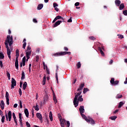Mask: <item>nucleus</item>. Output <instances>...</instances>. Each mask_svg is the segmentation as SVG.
I'll use <instances>...</instances> for the list:
<instances>
[{
    "instance_id": "7ed1b4c3",
    "label": "nucleus",
    "mask_w": 127,
    "mask_h": 127,
    "mask_svg": "<svg viewBox=\"0 0 127 127\" xmlns=\"http://www.w3.org/2000/svg\"><path fill=\"white\" fill-rule=\"evenodd\" d=\"M70 55L71 52H62L60 53H57L54 54V56L58 57V56H63V55Z\"/></svg>"
},
{
    "instance_id": "5701e85b",
    "label": "nucleus",
    "mask_w": 127,
    "mask_h": 127,
    "mask_svg": "<svg viewBox=\"0 0 127 127\" xmlns=\"http://www.w3.org/2000/svg\"><path fill=\"white\" fill-rule=\"evenodd\" d=\"M15 66L16 67V69L18 70V60L17 59L15 60Z\"/></svg>"
},
{
    "instance_id": "bb28decb",
    "label": "nucleus",
    "mask_w": 127,
    "mask_h": 127,
    "mask_svg": "<svg viewBox=\"0 0 127 127\" xmlns=\"http://www.w3.org/2000/svg\"><path fill=\"white\" fill-rule=\"evenodd\" d=\"M18 56H19V51L18 50H16V59L18 60Z\"/></svg>"
},
{
    "instance_id": "8fccbe9b",
    "label": "nucleus",
    "mask_w": 127,
    "mask_h": 127,
    "mask_svg": "<svg viewBox=\"0 0 127 127\" xmlns=\"http://www.w3.org/2000/svg\"><path fill=\"white\" fill-rule=\"evenodd\" d=\"M8 96H9L8 92H6V94H5V98H6V99H9L8 98Z\"/></svg>"
},
{
    "instance_id": "9d476101",
    "label": "nucleus",
    "mask_w": 127,
    "mask_h": 127,
    "mask_svg": "<svg viewBox=\"0 0 127 127\" xmlns=\"http://www.w3.org/2000/svg\"><path fill=\"white\" fill-rule=\"evenodd\" d=\"M60 122L61 123V126L62 127H65V125H64V122L65 123L66 122V120H62L61 119H60Z\"/></svg>"
},
{
    "instance_id": "1a4fd4ad",
    "label": "nucleus",
    "mask_w": 127,
    "mask_h": 127,
    "mask_svg": "<svg viewBox=\"0 0 127 127\" xmlns=\"http://www.w3.org/2000/svg\"><path fill=\"white\" fill-rule=\"evenodd\" d=\"M26 60V58L25 57H24L22 59V63H21L20 64V67H22L23 66H25V60Z\"/></svg>"
},
{
    "instance_id": "ea45409f",
    "label": "nucleus",
    "mask_w": 127,
    "mask_h": 127,
    "mask_svg": "<svg viewBox=\"0 0 127 127\" xmlns=\"http://www.w3.org/2000/svg\"><path fill=\"white\" fill-rule=\"evenodd\" d=\"M47 101H48V97L46 96L44 98V104H45V102H47Z\"/></svg>"
},
{
    "instance_id": "ddd939ff",
    "label": "nucleus",
    "mask_w": 127,
    "mask_h": 127,
    "mask_svg": "<svg viewBox=\"0 0 127 127\" xmlns=\"http://www.w3.org/2000/svg\"><path fill=\"white\" fill-rule=\"evenodd\" d=\"M79 110L80 114H83V113H85V109H84V106H80Z\"/></svg>"
},
{
    "instance_id": "5fc2aeb1",
    "label": "nucleus",
    "mask_w": 127,
    "mask_h": 127,
    "mask_svg": "<svg viewBox=\"0 0 127 127\" xmlns=\"http://www.w3.org/2000/svg\"><path fill=\"white\" fill-rule=\"evenodd\" d=\"M89 39H91V40H95V39H96V38L95 37H94L93 36H92V37H89Z\"/></svg>"
},
{
    "instance_id": "bf43d9fd",
    "label": "nucleus",
    "mask_w": 127,
    "mask_h": 127,
    "mask_svg": "<svg viewBox=\"0 0 127 127\" xmlns=\"http://www.w3.org/2000/svg\"><path fill=\"white\" fill-rule=\"evenodd\" d=\"M19 122L20 123L21 126H22V118L19 119Z\"/></svg>"
},
{
    "instance_id": "3c124183",
    "label": "nucleus",
    "mask_w": 127,
    "mask_h": 127,
    "mask_svg": "<svg viewBox=\"0 0 127 127\" xmlns=\"http://www.w3.org/2000/svg\"><path fill=\"white\" fill-rule=\"evenodd\" d=\"M118 36H119V38H121V39H123L124 38V36L122 35H118Z\"/></svg>"
},
{
    "instance_id": "f704fd0d",
    "label": "nucleus",
    "mask_w": 127,
    "mask_h": 127,
    "mask_svg": "<svg viewBox=\"0 0 127 127\" xmlns=\"http://www.w3.org/2000/svg\"><path fill=\"white\" fill-rule=\"evenodd\" d=\"M76 66L77 69H79V68H81V63L80 62L76 64Z\"/></svg>"
},
{
    "instance_id": "4c0bfd02",
    "label": "nucleus",
    "mask_w": 127,
    "mask_h": 127,
    "mask_svg": "<svg viewBox=\"0 0 127 127\" xmlns=\"http://www.w3.org/2000/svg\"><path fill=\"white\" fill-rule=\"evenodd\" d=\"M34 107H35V110L36 111H39V108L38 107V105L37 104H36V106Z\"/></svg>"
},
{
    "instance_id": "4468645a",
    "label": "nucleus",
    "mask_w": 127,
    "mask_h": 127,
    "mask_svg": "<svg viewBox=\"0 0 127 127\" xmlns=\"http://www.w3.org/2000/svg\"><path fill=\"white\" fill-rule=\"evenodd\" d=\"M85 86V84L82 83L80 85L79 88L77 90V92H81L80 91H82L83 90V88H84V86Z\"/></svg>"
},
{
    "instance_id": "e2e57ef3",
    "label": "nucleus",
    "mask_w": 127,
    "mask_h": 127,
    "mask_svg": "<svg viewBox=\"0 0 127 127\" xmlns=\"http://www.w3.org/2000/svg\"><path fill=\"white\" fill-rule=\"evenodd\" d=\"M17 106H18L17 104H15L13 105V108H17Z\"/></svg>"
},
{
    "instance_id": "393cba45",
    "label": "nucleus",
    "mask_w": 127,
    "mask_h": 127,
    "mask_svg": "<svg viewBox=\"0 0 127 127\" xmlns=\"http://www.w3.org/2000/svg\"><path fill=\"white\" fill-rule=\"evenodd\" d=\"M43 7V4H40L38 5L37 9H38V10H40V9H42Z\"/></svg>"
},
{
    "instance_id": "a19ab883",
    "label": "nucleus",
    "mask_w": 127,
    "mask_h": 127,
    "mask_svg": "<svg viewBox=\"0 0 127 127\" xmlns=\"http://www.w3.org/2000/svg\"><path fill=\"white\" fill-rule=\"evenodd\" d=\"M46 72L47 74H50V71L49 70V68H48V67H47V66H46Z\"/></svg>"
},
{
    "instance_id": "39448f33",
    "label": "nucleus",
    "mask_w": 127,
    "mask_h": 127,
    "mask_svg": "<svg viewBox=\"0 0 127 127\" xmlns=\"http://www.w3.org/2000/svg\"><path fill=\"white\" fill-rule=\"evenodd\" d=\"M11 111H9L7 114H6V111H5V117L6 118L7 122V121H9V122H10V121H11Z\"/></svg>"
},
{
    "instance_id": "774afa93",
    "label": "nucleus",
    "mask_w": 127,
    "mask_h": 127,
    "mask_svg": "<svg viewBox=\"0 0 127 127\" xmlns=\"http://www.w3.org/2000/svg\"><path fill=\"white\" fill-rule=\"evenodd\" d=\"M127 78H126V81L124 82V84H127Z\"/></svg>"
},
{
    "instance_id": "c756f323",
    "label": "nucleus",
    "mask_w": 127,
    "mask_h": 127,
    "mask_svg": "<svg viewBox=\"0 0 127 127\" xmlns=\"http://www.w3.org/2000/svg\"><path fill=\"white\" fill-rule=\"evenodd\" d=\"M26 87H27V83L26 82H24L23 84V90H25V89H26Z\"/></svg>"
},
{
    "instance_id": "20e7f679",
    "label": "nucleus",
    "mask_w": 127,
    "mask_h": 127,
    "mask_svg": "<svg viewBox=\"0 0 127 127\" xmlns=\"http://www.w3.org/2000/svg\"><path fill=\"white\" fill-rule=\"evenodd\" d=\"M31 48H30V47H29V46H28L27 48V51L26 52V58H27V61H28V59H29V58H30V57H29V56H30V55H31Z\"/></svg>"
},
{
    "instance_id": "2eb2a0df",
    "label": "nucleus",
    "mask_w": 127,
    "mask_h": 127,
    "mask_svg": "<svg viewBox=\"0 0 127 127\" xmlns=\"http://www.w3.org/2000/svg\"><path fill=\"white\" fill-rule=\"evenodd\" d=\"M62 22V21L58 20V21L56 22L54 24L53 27H56L58 26Z\"/></svg>"
},
{
    "instance_id": "e433bc0d",
    "label": "nucleus",
    "mask_w": 127,
    "mask_h": 127,
    "mask_svg": "<svg viewBox=\"0 0 127 127\" xmlns=\"http://www.w3.org/2000/svg\"><path fill=\"white\" fill-rule=\"evenodd\" d=\"M3 58H4V55L2 53H0V59H3Z\"/></svg>"
},
{
    "instance_id": "aec40b11",
    "label": "nucleus",
    "mask_w": 127,
    "mask_h": 127,
    "mask_svg": "<svg viewBox=\"0 0 127 127\" xmlns=\"http://www.w3.org/2000/svg\"><path fill=\"white\" fill-rule=\"evenodd\" d=\"M53 100L54 101V102L55 104H57V99H56V96H55V93H54V91H53Z\"/></svg>"
},
{
    "instance_id": "cd10ccee",
    "label": "nucleus",
    "mask_w": 127,
    "mask_h": 127,
    "mask_svg": "<svg viewBox=\"0 0 127 127\" xmlns=\"http://www.w3.org/2000/svg\"><path fill=\"white\" fill-rule=\"evenodd\" d=\"M124 105H125V102H122V101L120 102L119 103L118 108H122V107H123V106H124Z\"/></svg>"
},
{
    "instance_id": "f03ea898",
    "label": "nucleus",
    "mask_w": 127,
    "mask_h": 127,
    "mask_svg": "<svg viewBox=\"0 0 127 127\" xmlns=\"http://www.w3.org/2000/svg\"><path fill=\"white\" fill-rule=\"evenodd\" d=\"M82 92L79 91L77 94L75 93L74 98L73 99V105L75 108H77L79 106V102H83L84 99L82 97L83 96L81 95Z\"/></svg>"
},
{
    "instance_id": "69168bd1",
    "label": "nucleus",
    "mask_w": 127,
    "mask_h": 127,
    "mask_svg": "<svg viewBox=\"0 0 127 127\" xmlns=\"http://www.w3.org/2000/svg\"><path fill=\"white\" fill-rule=\"evenodd\" d=\"M21 116H22L21 113H19V119H21Z\"/></svg>"
},
{
    "instance_id": "4be33fe9",
    "label": "nucleus",
    "mask_w": 127,
    "mask_h": 127,
    "mask_svg": "<svg viewBox=\"0 0 127 127\" xmlns=\"http://www.w3.org/2000/svg\"><path fill=\"white\" fill-rule=\"evenodd\" d=\"M119 9L120 10H123V9H124L125 8V4L124 3H121L120 5H119Z\"/></svg>"
},
{
    "instance_id": "680f3d73",
    "label": "nucleus",
    "mask_w": 127,
    "mask_h": 127,
    "mask_svg": "<svg viewBox=\"0 0 127 127\" xmlns=\"http://www.w3.org/2000/svg\"><path fill=\"white\" fill-rule=\"evenodd\" d=\"M33 22H34L35 23H37V20H36V19H33Z\"/></svg>"
},
{
    "instance_id": "a211bd4d",
    "label": "nucleus",
    "mask_w": 127,
    "mask_h": 127,
    "mask_svg": "<svg viewBox=\"0 0 127 127\" xmlns=\"http://www.w3.org/2000/svg\"><path fill=\"white\" fill-rule=\"evenodd\" d=\"M12 116H13V118L14 119V122L16 124V125H17V121H16V117H15V113H13Z\"/></svg>"
},
{
    "instance_id": "c9c22d12",
    "label": "nucleus",
    "mask_w": 127,
    "mask_h": 127,
    "mask_svg": "<svg viewBox=\"0 0 127 127\" xmlns=\"http://www.w3.org/2000/svg\"><path fill=\"white\" fill-rule=\"evenodd\" d=\"M2 118H1V123H2V124H3V123H4V120H5V117L4 116H2Z\"/></svg>"
},
{
    "instance_id": "13d9d810",
    "label": "nucleus",
    "mask_w": 127,
    "mask_h": 127,
    "mask_svg": "<svg viewBox=\"0 0 127 127\" xmlns=\"http://www.w3.org/2000/svg\"><path fill=\"white\" fill-rule=\"evenodd\" d=\"M43 65L44 68L45 69V68H46V66H47V65L45 64V62L43 63Z\"/></svg>"
},
{
    "instance_id": "473e14b6",
    "label": "nucleus",
    "mask_w": 127,
    "mask_h": 127,
    "mask_svg": "<svg viewBox=\"0 0 127 127\" xmlns=\"http://www.w3.org/2000/svg\"><path fill=\"white\" fill-rule=\"evenodd\" d=\"M99 50L101 55H102V56H104V55H105V54L104 53V52H103V50H102V48L101 47L99 48Z\"/></svg>"
},
{
    "instance_id": "338daca9",
    "label": "nucleus",
    "mask_w": 127,
    "mask_h": 127,
    "mask_svg": "<svg viewBox=\"0 0 127 127\" xmlns=\"http://www.w3.org/2000/svg\"><path fill=\"white\" fill-rule=\"evenodd\" d=\"M68 22H72V19L70 18L68 20Z\"/></svg>"
},
{
    "instance_id": "864d4df0",
    "label": "nucleus",
    "mask_w": 127,
    "mask_h": 127,
    "mask_svg": "<svg viewBox=\"0 0 127 127\" xmlns=\"http://www.w3.org/2000/svg\"><path fill=\"white\" fill-rule=\"evenodd\" d=\"M0 66L1 68H2L3 67V65L2 64V62L1 61H0Z\"/></svg>"
},
{
    "instance_id": "6ab92c4d",
    "label": "nucleus",
    "mask_w": 127,
    "mask_h": 127,
    "mask_svg": "<svg viewBox=\"0 0 127 127\" xmlns=\"http://www.w3.org/2000/svg\"><path fill=\"white\" fill-rule=\"evenodd\" d=\"M24 113L26 118H28L29 116V113L28 112V110L27 109H25Z\"/></svg>"
},
{
    "instance_id": "603ef678",
    "label": "nucleus",
    "mask_w": 127,
    "mask_h": 127,
    "mask_svg": "<svg viewBox=\"0 0 127 127\" xmlns=\"http://www.w3.org/2000/svg\"><path fill=\"white\" fill-rule=\"evenodd\" d=\"M36 61L38 62V60H39V57L38 56H36Z\"/></svg>"
},
{
    "instance_id": "f257e3e1",
    "label": "nucleus",
    "mask_w": 127,
    "mask_h": 127,
    "mask_svg": "<svg viewBox=\"0 0 127 127\" xmlns=\"http://www.w3.org/2000/svg\"><path fill=\"white\" fill-rule=\"evenodd\" d=\"M12 40H13V38L12 37V36H10L9 35H8L7 36V39H6L5 41V45L7 49V54L10 60L11 58L10 54H11V51L12 50V48H10L9 49V48L8 47V43L9 44V46L10 47L11 46V45H12V44L13 43V42H12Z\"/></svg>"
},
{
    "instance_id": "052dcab7",
    "label": "nucleus",
    "mask_w": 127,
    "mask_h": 127,
    "mask_svg": "<svg viewBox=\"0 0 127 127\" xmlns=\"http://www.w3.org/2000/svg\"><path fill=\"white\" fill-rule=\"evenodd\" d=\"M66 125H67V127H70V122L66 121Z\"/></svg>"
},
{
    "instance_id": "f8f14e48",
    "label": "nucleus",
    "mask_w": 127,
    "mask_h": 127,
    "mask_svg": "<svg viewBox=\"0 0 127 127\" xmlns=\"http://www.w3.org/2000/svg\"><path fill=\"white\" fill-rule=\"evenodd\" d=\"M53 6H54V7L55 8V10H56V11H59V8H58V7H57V6H58V4H57V3H54Z\"/></svg>"
},
{
    "instance_id": "79ce46f5",
    "label": "nucleus",
    "mask_w": 127,
    "mask_h": 127,
    "mask_svg": "<svg viewBox=\"0 0 127 127\" xmlns=\"http://www.w3.org/2000/svg\"><path fill=\"white\" fill-rule=\"evenodd\" d=\"M6 75H7V77H8V79L10 80V74L9 73V72L7 71Z\"/></svg>"
},
{
    "instance_id": "6e6552de",
    "label": "nucleus",
    "mask_w": 127,
    "mask_h": 127,
    "mask_svg": "<svg viewBox=\"0 0 127 127\" xmlns=\"http://www.w3.org/2000/svg\"><path fill=\"white\" fill-rule=\"evenodd\" d=\"M36 116L38 118V119L40 120L41 123H43V120L42 119V115L40 113H37Z\"/></svg>"
},
{
    "instance_id": "c03bdc74",
    "label": "nucleus",
    "mask_w": 127,
    "mask_h": 127,
    "mask_svg": "<svg viewBox=\"0 0 127 127\" xmlns=\"http://www.w3.org/2000/svg\"><path fill=\"white\" fill-rule=\"evenodd\" d=\"M26 126L27 127H31V126H30V124H29L28 122H26Z\"/></svg>"
},
{
    "instance_id": "a18cd8bd",
    "label": "nucleus",
    "mask_w": 127,
    "mask_h": 127,
    "mask_svg": "<svg viewBox=\"0 0 127 127\" xmlns=\"http://www.w3.org/2000/svg\"><path fill=\"white\" fill-rule=\"evenodd\" d=\"M123 14H124V15L127 16V10H125L123 11Z\"/></svg>"
},
{
    "instance_id": "423d86ee",
    "label": "nucleus",
    "mask_w": 127,
    "mask_h": 127,
    "mask_svg": "<svg viewBox=\"0 0 127 127\" xmlns=\"http://www.w3.org/2000/svg\"><path fill=\"white\" fill-rule=\"evenodd\" d=\"M110 83L112 84V85L116 86V85H118L119 84V81L116 80L115 81V78H112L110 80Z\"/></svg>"
},
{
    "instance_id": "b1692460",
    "label": "nucleus",
    "mask_w": 127,
    "mask_h": 127,
    "mask_svg": "<svg viewBox=\"0 0 127 127\" xmlns=\"http://www.w3.org/2000/svg\"><path fill=\"white\" fill-rule=\"evenodd\" d=\"M49 118H50V120L51 122H52V121H53V116L52 115V112H50V113H49Z\"/></svg>"
},
{
    "instance_id": "9b49d317",
    "label": "nucleus",
    "mask_w": 127,
    "mask_h": 127,
    "mask_svg": "<svg viewBox=\"0 0 127 127\" xmlns=\"http://www.w3.org/2000/svg\"><path fill=\"white\" fill-rule=\"evenodd\" d=\"M86 122L90 123L91 125H94L95 124V121L92 118H89Z\"/></svg>"
},
{
    "instance_id": "a878e982",
    "label": "nucleus",
    "mask_w": 127,
    "mask_h": 127,
    "mask_svg": "<svg viewBox=\"0 0 127 127\" xmlns=\"http://www.w3.org/2000/svg\"><path fill=\"white\" fill-rule=\"evenodd\" d=\"M24 79H25V74L24 73V71H22L21 73V80Z\"/></svg>"
},
{
    "instance_id": "6e6d98bb",
    "label": "nucleus",
    "mask_w": 127,
    "mask_h": 127,
    "mask_svg": "<svg viewBox=\"0 0 127 127\" xmlns=\"http://www.w3.org/2000/svg\"><path fill=\"white\" fill-rule=\"evenodd\" d=\"M19 95L20 96H21V95L22 94V92L21 91V89H20V88L19 89Z\"/></svg>"
},
{
    "instance_id": "c85d7f7f",
    "label": "nucleus",
    "mask_w": 127,
    "mask_h": 127,
    "mask_svg": "<svg viewBox=\"0 0 127 127\" xmlns=\"http://www.w3.org/2000/svg\"><path fill=\"white\" fill-rule=\"evenodd\" d=\"M26 41V39H24L23 40V49H25V47H26V42H25Z\"/></svg>"
},
{
    "instance_id": "49530a36",
    "label": "nucleus",
    "mask_w": 127,
    "mask_h": 127,
    "mask_svg": "<svg viewBox=\"0 0 127 127\" xmlns=\"http://www.w3.org/2000/svg\"><path fill=\"white\" fill-rule=\"evenodd\" d=\"M56 18H57V20L61 19V18H62V19H63V18H62V17L61 16H57V17H56Z\"/></svg>"
},
{
    "instance_id": "0eeeda50",
    "label": "nucleus",
    "mask_w": 127,
    "mask_h": 127,
    "mask_svg": "<svg viewBox=\"0 0 127 127\" xmlns=\"http://www.w3.org/2000/svg\"><path fill=\"white\" fill-rule=\"evenodd\" d=\"M15 86H16V81H15V79H14V78H11V89H13V88H14Z\"/></svg>"
},
{
    "instance_id": "4d7b16f0",
    "label": "nucleus",
    "mask_w": 127,
    "mask_h": 127,
    "mask_svg": "<svg viewBox=\"0 0 127 127\" xmlns=\"http://www.w3.org/2000/svg\"><path fill=\"white\" fill-rule=\"evenodd\" d=\"M80 4V3L79 2H77L75 3L74 5L75 6H78Z\"/></svg>"
},
{
    "instance_id": "37998d69",
    "label": "nucleus",
    "mask_w": 127,
    "mask_h": 127,
    "mask_svg": "<svg viewBox=\"0 0 127 127\" xmlns=\"http://www.w3.org/2000/svg\"><path fill=\"white\" fill-rule=\"evenodd\" d=\"M89 91V90L88 89V88H84L83 89V94H86V93H87V92H88Z\"/></svg>"
},
{
    "instance_id": "2f4dec72",
    "label": "nucleus",
    "mask_w": 127,
    "mask_h": 127,
    "mask_svg": "<svg viewBox=\"0 0 127 127\" xmlns=\"http://www.w3.org/2000/svg\"><path fill=\"white\" fill-rule=\"evenodd\" d=\"M118 118L117 116H112L109 118L112 121H116V119Z\"/></svg>"
},
{
    "instance_id": "58836bf2",
    "label": "nucleus",
    "mask_w": 127,
    "mask_h": 127,
    "mask_svg": "<svg viewBox=\"0 0 127 127\" xmlns=\"http://www.w3.org/2000/svg\"><path fill=\"white\" fill-rule=\"evenodd\" d=\"M121 98H123V95H119L118 94L116 96V99H121Z\"/></svg>"
},
{
    "instance_id": "7c9ffc66",
    "label": "nucleus",
    "mask_w": 127,
    "mask_h": 127,
    "mask_svg": "<svg viewBox=\"0 0 127 127\" xmlns=\"http://www.w3.org/2000/svg\"><path fill=\"white\" fill-rule=\"evenodd\" d=\"M80 115H81L82 118L83 119H84V120H85L86 122H87V121H88V119H87V117L86 116V115L83 114V113Z\"/></svg>"
},
{
    "instance_id": "de8ad7c7",
    "label": "nucleus",
    "mask_w": 127,
    "mask_h": 127,
    "mask_svg": "<svg viewBox=\"0 0 127 127\" xmlns=\"http://www.w3.org/2000/svg\"><path fill=\"white\" fill-rule=\"evenodd\" d=\"M6 104L8 106V105H9V99L6 98Z\"/></svg>"
},
{
    "instance_id": "09e8293b",
    "label": "nucleus",
    "mask_w": 127,
    "mask_h": 127,
    "mask_svg": "<svg viewBox=\"0 0 127 127\" xmlns=\"http://www.w3.org/2000/svg\"><path fill=\"white\" fill-rule=\"evenodd\" d=\"M19 105L20 109H22V102H21V101H19Z\"/></svg>"
},
{
    "instance_id": "0e129e2a",
    "label": "nucleus",
    "mask_w": 127,
    "mask_h": 127,
    "mask_svg": "<svg viewBox=\"0 0 127 127\" xmlns=\"http://www.w3.org/2000/svg\"><path fill=\"white\" fill-rule=\"evenodd\" d=\"M36 100H38V93L36 95Z\"/></svg>"
},
{
    "instance_id": "72a5a7b5",
    "label": "nucleus",
    "mask_w": 127,
    "mask_h": 127,
    "mask_svg": "<svg viewBox=\"0 0 127 127\" xmlns=\"http://www.w3.org/2000/svg\"><path fill=\"white\" fill-rule=\"evenodd\" d=\"M46 82V76H44L43 79V85L44 86Z\"/></svg>"
},
{
    "instance_id": "f3484780",
    "label": "nucleus",
    "mask_w": 127,
    "mask_h": 127,
    "mask_svg": "<svg viewBox=\"0 0 127 127\" xmlns=\"http://www.w3.org/2000/svg\"><path fill=\"white\" fill-rule=\"evenodd\" d=\"M0 106L1 110H3L4 109V102H3V100H1L0 101Z\"/></svg>"
},
{
    "instance_id": "412c9836",
    "label": "nucleus",
    "mask_w": 127,
    "mask_h": 127,
    "mask_svg": "<svg viewBox=\"0 0 127 127\" xmlns=\"http://www.w3.org/2000/svg\"><path fill=\"white\" fill-rule=\"evenodd\" d=\"M115 4L117 5V6H120V5L121 4V0H116L115 1Z\"/></svg>"
},
{
    "instance_id": "dca6fc26",
    "label": "nucleus",
    "mask_w": 127,
    "mask_h": 127,
    "mask_svg": "<svg viewBox=\"0 0 127 127\" xmlns=\"http://www.w3.org/2000/svg\"><path fill=\"white\" fill-rule=\"evenodd\" d=\"M58 70H59V69L58 68H57L56 73V79L57 80V84H59V82L58 81Z\"/></svg>"
}]
</instances>
